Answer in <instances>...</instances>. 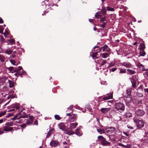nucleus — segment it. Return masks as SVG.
Returning a JSON list of instances; mask_svg holds the SVG:
<instances>
[{"instance_id": "f257e3e1", "label": "nucleus", "mask_w": 148, "mask_h": 148, "mask_svg": "<svg viewBox=\"0 0 148 148\" xmlns=\"http://www.w3.org/2000/svg\"><path fill=\"white\" fill-rule=\"evenodd\" d=\"M134 121L138 128H142L144 126V123L142 120H140L138 118H136L134 119Z\"/></svg>"}, {"instance_id": "f03ea898", "label": "nucleus", "mask_w": 148, "mask_h": 148, "mask_svg": "<svg viewBox=\"0 0 148 148\" xmlns=\"http://www.w3.org/2000/svg\"><path fill=\"white\" fill-rule=\"evenodd\" d=\"M98 139L101 141V143L103 145L106 146L110 144V142L107 141L102 136H99L98 137Z\"/></svg>"}, {"instance_id": "7ed1b4c3", "label": "nucleus", "mask_w": 148, "mask_h": 148, "mask_svg": "<svg viewBox=\"0 0 148 148\" xmlns=\"http://www.w3.org/2000/svg\"><path fill=\"white\" fill-rule=\"evenodd\" d=\"M115 108L117 111H123L125 109L124 105L121 103H116Z\"/></svg>"}, {"instance_id": "20e7f679", "label": "nucleus", "mask_w": 148, "mask_h": 148, "mask_svg": "<svg viewBox=\"0 0 148 148\" xmlns=\"http://www.w3.org/2000/svg\"><path fill=\"white\" fill-rule=\"evenodd\" d=\"M112 95L113 94L112 93H109L106 94V96L103 98L99 97V99L100 101H103L105 100L112 99Z\"/></svg>"}, {"instance_id": "39448f33", "label": "nucleus", "mask_w": 148, "mask_h": 148, "mask_svg": "<svg viewBox=\"0 0 148 148\" xmlns=\"http://www.w3.org/2000/svg\"><path fill=\"white\" fill-rule=\"evenodd\" d=\"M99 51L98 49V51L94 52L92 55V58L93 59L95 60V61L96 62H97L99 61V60L98 59H99L100 57V56H100L99 54Z\"/></svg>"}, {"instance_id": "423d86ee", "label": "nucleus", "mask_w": 148, "mask_h": 148, "mask_svg": "<svg viewBox=\"0 0 148 148\" xmlns=\"http://www.w3.org/2000/svg\"><path fill=\"white\" fill-rule=\"evenodd\" d=\"M98 50L100 52L103 51L108 52L110 50V49L107 45H104V46L99 48Z\"/></svg>"}, {"instance_id": "0eeeda50", "label": "nucleus", "mask_w": 148, "mask_h": 148, "mask_svg": "<svg viewBox=\"0 0 148 148\" xmlns=\"http://www.w3.org/2000/svg\"><path fill=\"white\" fill-rule=\"evenodd\" d=\"M145 113V112L143 110L138 109L136 112V115L138 116H143Z\"/></svg>"}, {"instance_id": "6e6552de", "label": "nucleus", "mask_w": 148, "mask_h": 148, "mask_svg": "<svg viewBox=\"0 0 148 148\" xmlns=\"http://www.w3.org/2000/svg\"><path fill=\"white\" fill-rule=\"evenodd\" d=\"M116 130V129L114 127H111L107 128L106 129V130L107 133L109 134H111L113 133Z\"/></svg>"}, {"instance_id": "1a4fd4ad", "label": "nucleus", "mask_w": 148, "mask_h": 148, "mask_svg": "<svg viewBox=\"0 0 148 148\" xmlns=\"http://www.w3.org/2000/svg\"><path fill=\"white\" fill-rule=\"evenodd\" d=\"M111 108H102L100 111L103 114H106L108 112L111 110Z\"/></svg>"}, {"instance_id": "9d476101", "label": "nucleus", "mask_w": 148, "mask_h": 148, "mask_svg": "<svg viewBox=\"0 0 148 148\" xmlns=\"http://www.w3.org/2000/svg\"><path fill=\"white\" fill-rule=\"evenodd\" d=\"M34 119V117L32 116H29V119L26 120V124L27 125L32 124L33 122Z\"/></svg>"}, {"instance_id": "9b49d317", "label": "nucleus", "mask_w": 148, "mask_h": 148, "mask_svg": "<svg viewBox=\"0 0 148 148\" xmlns=\"http://www.w3.org/2000/svg\"><path fill=\"white\" fill-rule=\"evenodd\" d=\"M50 145L52 147H56L59 145V142L58 141L53 140L50 142Z\"/></svg>"}, {"instance_id": "f8f14e48", "label": "nucleus", "mask_w": 148, "mask_h": 148, "mask_svg": "<svg viewBox=\"0 0 148 148\" xmlns=\"http://www.w3.org/2000/svg\"><path fill=\"white\" fill-rule=\"evenodd\" d=\"M121 65L126 68H130L132 66V65L129 62H124L122 63Z\"/></svg>"}, {"instance_id": "ddd939ff", "label": "nucleus", "mask_w": 148, "mask_h": 148, "mask_svg": "<svg viewBox=\"0 0 148 148\" xmlns=\"http://www.w3.org/2000/svg\"><path fill=\"white\" fill-rule=\"evenodd\" d=\"M76 114L71 115L69 117L70 120L71 122H73L77 120V116Z\"/></svg>"}, {"instance_id": "4468645a", "label": "nucleus", "mask_w": 148, "mask_h": 148, "mask_svg": "<svg viewBox=\"0 0 148 148\" xmlns=\"http://www.w3.org/2000/svg\"><path fill=\"white\" fill-rule=\"evenodd\" d=\"M136 66L138 67L140 70L141 71H145V69L144 66L140 62H138L136 64Z\"/></svg>"}, {"instance_id": "2eb2a0df", "label": "nucleus", "mask_w": 148, "mask_h": 148, "mask_svg": "<svg viewBox=\"0 0 148 148\" xmlns=\"http://www.w3.org/2000/svg\"><path fill=\"white\" fill-rule=\"evenodd\" d=\"M77 125L78 123L77 122L71 123L70 126V130H72L75 128Z\"/></svg>"}, {"instance_id": "dca6fc26", "label": "nucleus", "mask_w": 148, "mask_h": 148, "mask_svg": "<svg viewBox=\"0 0 148 148\" xmlns=\"http://www.w3.org/2000/svg\"><path fill=\"white\" fill-rule=\"evenodd\" d=\"M110 54L107 53H103L101 54L99 53V55L100 56L103 58H107L109 55Z\"/></svg>"}, {"instance_id": "f3484780", "label": "nucleus", "mask_w": 148, "mask_h": 148, "mask_svg": "<svg viewBox=\"0 0 148 148\" xmlns=\"http://www.w3.org/2000/svg\"><path fill=\"white\" fill-rule=\"evenodd\" d=\"M59 128L63 130H64L65 128V126L63 123H60L58 125Z\"/></svg>"}, {"instance_id": "a211bd4d", "label": "nucleus", "mask_w": 148, "mask_h": 148, "mask_svg": "<svg viewBox=\"0 0 148 148\" xmlns=\"http://www.w3.org/2000/svg\"><path fill=\"white\" fill-rule=\"evenodd\" d=\"M97 62L99 63L100 64V66H101L105 64L106 62V61L102 59H101L100 61L99 60V61Z\"/></svg>"}, {"instance_id": "6ab92c4d", "label": "nucleus", "mask_w": 148, "mask_h": 148, "mask_svg": "<svg viewBox=\"0 0 148 148\" xmlns=\"http://www.w3.org/2000/svg\"><path fill=\"white\" fill-rule=\"evenodd\" d=\"M18 119H20L23 118L24 119L25 118H27L28 116V115H26V114H24V115H22V113H19L18 114Z\"/></svg>"}, {"instance_id": "aec40b11", "label": "nucleus", "mask_w": 148, "mask_h": 148, "mask_svg": "<svg viewBox=\"0 0 148 148\" xmlns=\"http://www.w3.org/2000/svg\"><path fill=\"white\" fill-rule=\"evenodd\" d=\"M12 130L13 128L12 127H10L9 126H5L4 127V130L6 132L10 131Z\"/></svg>"}, {"instance_id": "412c9836", "label": "nucleus", "mask_w": 148, "mask_h": 148, "mask_svg": "<svg viewBox=\"0 0 148 148\" xmlns=\"http://www.w3.org/2000/svg\"><path fill=\"white\" fill-rule=\"evenodd\" d=\"M54 131V130L53 129L49 130L46 136V138H48L49 137L50 135H51L53 133Z\"/></svg>"}, {"instance_id": "4be33fe9", "label": "nucleus", "mask_w": 148, "mask_h": 148, "mask_svg": "<svg viewBox=\"0 0 148 148\" xmlns=\"http://www.w3.org/2000/svg\"><path fill=\"white\" fill-rule=\"evenodd\" d=\"M75 134L78 136H81L82 135V132L79 130V128H77L75 130Z\"/></svg>"}, {"instance_id": "5701e85b", "label": "nucleus", "mask_w": 148, "mask_h": 148, "mask_svg": "<svg viewBox=\"0 0 148 148\" xmlns=\"http://www.w3.org/2000/svg\"><path fill=\"white\" fill-rule=\"evenodd\" d=\"M101 16V12H97L95 15V18H100Z\"/></svg>"}, {"instance_id": "b1692460", "label": "nucleus", "mask_w": 148, "mask_h": 148, "mask_svg": "<svg viewBox=\"0 0 148 148\" xmlns=\"http://www.w3.org/2000/svg\"><path fill=\"white\" fill-rule=\"evenodd\" d=\"M132 83V86L133 87L136 88V80L134 79H132L131 81Z\"/></svg>"}, {"instance_id": "393cba45", "label": "nucleus", "mask_w": 148, "mask_h": 148, "mask_svg": "<svg viewBox=\"0 0 148 148\" xmlns=\"http://www.w3.org/2000/svg\"><path fill=\"white\" fill-rule=\"evenodd\" d=\"M97 131L100 134H104L105 132V130L103 129H97Z\"/></svg>"}, {"instance_id": "a878e982", "label": "nucleus", "mask_w": 148, "mask_h": 148, "mask_svg": "<svg viewBox=\"0 0 148 148\" xmlns=\"http://www.w3.org/2000/svg\"><path fill=\"white\" fill-rule=\"evenodd\" d=\"M127 70L128 72L127 73L128 74L132 75L134 74L135 73V71L131 69H127Z\"/></svg>"}, {"instance_id": "bb28decb", "label": "nucleus", "mask_w": 148, "mask_h": 148, "mask_svg": "<svg viewBox=\"0 0 148 148\" xmlns=\"http://www.w3.org/2000/svg\"><path fill=\"white\" fill-rule=\"evenodd\" d=\"M20 106L19 104L18 103H16L12 105V107L13 108H15L16 110L20 108Z\"/></svg>"}, {"instance_id": "cd10ccee", "label": "nucleus", "mask_w": 148, "mask_h": 148, "mask_svg": "<svg viewBox=\"0 0 148 148\" xmlns=\"http://www.w3.org/2000/svg\"><path fill=\"white\" fill-rule=\"evenodd\" d=\"M8 81L10 87V88H12L14 85V82L10 80H8Z\"/></svg>"}, {"instance_id": "c85d7f7f", "label": "nucleus", "mask_w": 148, "mask_h": 148, "mask_svg": "<svg viewBox=\"0 0 148 148\" xmlns=\"http://www.w3.org/2000/svg\"><path fill=\"white\" fill-rule=\"evenodd\" d=\"M12 52V51L11 49L6 50L5 53L8 55L11 54Z\"/></svg>"}, {"instance_id": "c756f323", "label": "nucleus", "mask_w": 148, "mask_h": 148, "mask_svg": "<svg viewBox=\"0 0 148 148\" xmlns=\"http://www.w3.org/2000/svg\"><path fill=\"white\" fill-rule=\"evenodd\" d=\"M5 59V57L0 54V60L2 62H3L4 61Z\"/></svg>"}, {"instance_id": "7c9ffc66", "label": "nucleus", "mask_w": 148, "mask_h": 148, "mask_svg": "<svg viewBox=\"0 0 148 148\" xmlns=\"http://www.w3.org/2000/svg\"><path fill=\"white\" fill-rule=\"evenodd\" d=\"M145 55V52L143 50H141L140 51V55L141 56H144Z\"/></svg>"}, {"instance_id": "2f4dec72", "label": "nucleus", "mask_w": 148, "mask_h": 148, "mask_svg": "<svg viewBox=\"0 0 148 148\" xmlns=\"http://www.w3.org/2000/svg\"><path fill=\"white\" fill-rule=\"evenodd\" d=\"M107 10L109 11H114V9L113 8H111L110 7L108 6L107 7Z\"/></svg>"}, {"instance_id": "473e14b6", "label": "nucleus", "mask_w": 148, "mask_h": 148, "mask_svg": "<svg viewBox=\"0 0 148 148\" xmlns=\"http://www.w3.org/2000/svg\"><path fill=\"white\" fill-rule=\"evenodd\" d=\"M126 73V70L125 69H120L119 73Z\"/></svg>"}, {"instance_id": "72a5a7b5", "label": "nucleus", "mask_w": 148, "mask_h": 148, "mask_svg": "<svg viewBox=\"0 0 148 148\" xmlns=\"http://www.w3.org/2000/svg\"><path fill=\"white\" fill-rule=\"evenodd\" d=\"M109 138L112 140H115V136L113 135H111L109 136Z\"/></svg>"}, {"instance_id": "f704fd0d", "label": "nucleus", "mask_w": 148, "mask_h": 148, "mask_svg": "<svg viewBox=\"0 0 148 148\" xmlns=\"http://www.w3.org/2000/svg\"><path fill=\"white\" fill-rule=\"evenodd\" d=\"M101 12L104 15L105 14L106 12V10L105 8H103L101 10Z\"/></svg>"}, {"instance_id": "c9c22d12", "label": "nucleus", "mask_w": 148, "mask_h": 148, "mask_svg": "<svg viewBox=\"0 0 148 148\" xmlns=\"http://www.w3.org/2000/svg\"><path fill=\"white\" fill-rule=\"evenodd\" d=\"M131 90L130 88H129L127 90L126 92L128 95H130L131 94Z\"/></svg>"}, {"instance_id": "e433bc0d", "label": "nucleus", "mask_w": 148, "mask_h": 148, "mask_svg": "<svg viewBox=\"0 0 148 148\" xmlns=\"http://www.w3.org/2000/svg\"><path fill=\"white\" fill-rule=\"evenodd\" d=\"M17 54V53L16 51H14L12 53V54L10 56V57H11L12 58H14L16 55Z\"/></svg>"}, {"instance_id": "4c0bfd02", "label": "nucleus", "mask_w": 148, "mask_h": 148, "mask_svg": "<svg viewBox=\"0 0 148 148\" xmlns=\"http://www.w3.org/2000/svg\"><path fill=\"white\" fill-rule=\"evenodd\" d=\"M140 50H143L145 48V46L143 44H140Z\"/></svg>"}, {"instance_id": "58836bf2", "label": "nucleus", "mask_w": 148, "mask_h": 148, "mask_svg": "<svg viewBox=\"0 0 148 148\" xmlns=\"http://www.w3.org/2000/svg\"><path fill=\"white\" fill-rule=\"evenodd\" d=\"M107 22V21H106V22H103L102 23H103V24H101V25L100 26L102 27L103 28H104L105 27Z\"/></svg>"}, {"instance_id": "ea45409f", "label": "nucleus", "mask_w": 148, "mask_h": 148, "mask_svg": "<svg viewBox=\"0 0 148 148\" xmlns=\"http://www.w3.org/2000/svg\"><path fill=\"white\" fill-rule=\"evenodd\" d=\"M101 23L103 22H106L107 21L106 20V17H104L100 19Z\"/></svg>"}, {"instance_id": "a19ab883", "label": "nucleus", "mask_w": 148, "mask_h": 148, "mask_svg": "<svg viewBox=\"0 0 148 148\" xmlns=\"http://www.w3.org/2000/svg\"><path fill=\"white\" fill-rule=\"evenodd\" d=\"M126 116L127 117H130L132 116V114L130 113H127L126 114Z\"/></svg>"}, {"instance_id": "79ce46f5", "label": "nucleus", "mask_w": 148, "mask_h": 148, "mask_svg": "<svg viewBox=\"0 0 148 148\" xmlns=\"http://www.w3.org/2000/svg\"><path fill=\"white\" fill-rule=\"evenodd\" d=\"M55 119L57 120H60L61 119V118L60 117V116L58 115H56L55 116Z\"/></svg>"}, {"instance_id": "37998d69", "label": "nucleus", "mask_w": 148, "mask_h": 148, "mask_svg": "<svg viewBox=\"0 0 148 148\" xmlns=\"http://www.w3.org/2000/svg\"><path fill=\"white\" fill-rule=\"evenodd\" d=\"M10 62L13 65H15V63L16 62V61L14 60H10Z\"/></svg>"}, {"instance_id": "c03bdc74", "label": "nucleus", "mask_w": 148, "mask_h": 148, "mask_svg": "<svg viewBox=\"0 0 148 148\" xmlns=\"http://www.w3.org/2000/svg\"><path fill=\"white\" fill-rule=\"evenodd\" d=\"M137 95L139 97H142L143 96V94L141 93H138L137 94Z\"/></svg>"}, {"instance_id": "a18cd8bd", "label": "nucleus", "mask_w": 148, "mask_h": 148, "mask_svg": "<svg viewBox=\"0 0 148 148\" xmlns=\"http://www.w3.org/2000/svg\"><path fill=\"white\" fill-rule=\"evenodd\" d=\"M9 34V32L6 29L5 30V32L4 33V35L5 36H7Z\"/></svg>"}, {"instance_id": "49530a36", "label": "nucleus", "mask_w": 148, "mask_h": 148, "mask_svg": "<svg viewBox=\"0 0 148 148\" xmlns=\"http://www.w3.org/2000/svg\"><path fill=\"white\" fill-rule=\"evenodd\" d=\"M145 137L146 138H147L145 139L146 140V141L147 143H148V132H147V133L145 135Z\"/></svg>"}, {"instance_id": "de8ad7c7", "label": "nucleus", "mask_w": 148, "mask_h": 148, "mask_svg": "<svg viewBox=\"0 0 148 148\" xmlns=\"http://www.w3.org/2000/svg\"><path fill=\"white\" fill-rule=\"evenodd\" d=\"M73 107V106L71 105L68 108V109L70 110V111L71 112H72L73 111L72 110V108Z\"/></svg>"}, {"instance_id": "09e8293b", "label": "nucleus", "mask_w": 148, "mask_h": 148, "mask_svg": "<svg viewBox=\"0 0 148 148\" xmlns=\"http://www.w3.org/2000/svg\"><path fill=\"white\" fill-rule=\"evenodd\" d=\"M66 134L69 135H71L73 134H74V132H67V133H66Z\"/></svg>"}, {"instance_id": "8fccbe9b", "label": "nucleus", "mask_w": 148, "mask_h": 148, "mask_svg": "<svg viewBox=\"0 0 148 148\" xmlns=\"http://www.w3.org/2000/svg\"><path fill=\"white\" fill-rule=\"evenodd\" d=\"M10 43L12 44L14 43V39H12L9 40Z\"/></svg>"}, {"instance_id": "3c124183", "label": "nucleus", "mask_w": 148, "mask_h": 148, "mask_svg": "<svg viewBox=\"0 0 148 148\" xmlns=\"http://www.w3.org/2000/svg\"><path fill=\"white\" fill-rule=\"evenodd\" d=\"M131 146V145L130 144H127L126 145H125V148H129Z\"/></svg>"}, {"instance_id": "603ef678", "label": "nucleus", "mask_w": 148, "mask_h": 148, "mask_svg": "<svg viewBox=\"0 0 148 148\" xmlns=\"http://www.w3.org/2000/svg\"><path fill=\"white\" fill-rule=\"evenodd\" d=\"M8 69L10 71H11L13 70V69H14L13 67H9L8 68Z\"/></svg>"}, {"instance_id": "864d4df0", "label": "nucleus", "mask_w": 148, "mask_h": 148, "mask_svg": "<svg viewBox=\"0 0 148 148\" xmlns=\"http://www.w3.org/2000/svg\"><path fill=\"white\" fill-rule=\"evenodd\" d=\"M20 73V74H26V73L25 72V71L24 70L22 71V73H20V72H19Z\"/></svg>"}, {"instance_id": "5fc2aeb1", "label": "nucleus", "mask_w": 148, "mask_h": 148, "mask_svg": "<svg viewBox=\"0 0 148 148\" xmlns=\"http://www.w3.org/2000/svg\"><path fill=\"white\" fill-rule=\"evenodd\" d=\"M26 125H27L26 123H25L24 124H23L22 125H21V127L22 128H25V127L26 126Z\"/></svg>"}, {"instance_id": "6e6d98bb", "label": "nucleus", "mask_w": 148, "mask_h": 148, "mask_svg": "<svg viewBox=\"0 0 148 148\" xmlns=\"http://www.w3.org/2000/svg\"><path fill=\"white\" fill-rule=\"evenodd\" d=\"M1 40L2 43H3L4 42V40L3 38L1 37Z\"/></svg>"}, {"instance_id": "4d7b16f0", "label": "nucleus", "mask_w": 148, "mask_h": 148, "mask_svg": "<svg viewBox=\"0 0 148 148\" xmlns=\"http://www.w3.org/2000/svg\"><path fill=\"white\" fill-rule=\"evenodd\" d=\"M34 124L37 125H38V121L37 120H35L34 122Z\"/></svg>"}, {"instance_id": "13d9d810", "label": "nucleus", "mask_w": 148, "mask_h": 148, "mask_svg": "<svg viewBox=\"0 0 148 148\" xmlns=\"http://www.w3.org/2000/svg\"><path fill=\"white\" fill-rule=\"evenodd\" d=\"M17 69L18 71H20L22 69V68L21 66H19L18 67Z\"/></svg>"}, {"instance_id": "bf43d9fd", "label": "nucleus", "mask_w": 148, "mask_h": 148, "mask_svg": "<svg viewBox=\"0 0 148 148\" xmlns=\"http://www.w3.org/2000/svg\"><path fill=\"white\" fill-rule=\"evenodd\" d=\"M137 103L138 104H142V101L141 100H139L137 101Z\"/></svg>"}, {"instance_id": "052dcab7", "label": "nucleus", "mask_w": 148, "mask_h": 148, "mask_svg": "<svg viewBox=\"0 0 148 148\" xmlns=\"http://www.w3.org/2000/svg\"><path fill=\"white\" fill-rule=\"evenodd\" d=\"M18 120H19V123H23L24 121H23V119H18Z\"/></svg>"}, {"instance_id": "680f3d73", "label": "nucleus", "mask_w": 148, "mask_h": 148, "mask_svg": "<svg viewBox=\"0 0 148 148\" xmlns=\"http://www.w3.org/2000/svg\"><path fill=\"white\" fill-rule=\"evenodd\" d=\"M117 69L116 68H113L112 69H111V71L112 72H114Z\"/></svg>"}, {"instance_id": "e2e57ef3", "label": "nucleus", "mask_w": 148, "mask_h": 148, "mask_svg": "<svg viewBox=\"0 0 148 148\" xmlns=\"http://www.w3.org/2000/svg\"><path fill=\"white\" fill-rule=\"evenodd\" d=\"M5 113L4 112H3L0 113V117L1 116H2L4 115L5 114Z\"/></svg>"}, {"instance_id": "0e129e2a", "label": "nucleus", "mask_w": 148, "mask_h": 148, "mask_svg": "<svg viewBox=\"0 0 148 148\" xmlns=\"http://www.w3.org/2000/svg\"><path fill=\"white\" fill-rule=\"evenodd\" d=\"M119 145L120 146H121L122 147H125V145L121 144V143H119Z\"/></svg>"}, {"instance_id": "69168bd1", "label": "nucleus", "mask_w": 148, "mask_h": 148, "mask_svg": "<svg viewBox=\"0 0 148 148\" xmlns=\"http://www.w3.org/2000/svg\"><path fill=\"white\" fill-rule=\"evenodd\" d=\"M13 96L12 95H10V96H8V97H7V99H10V98H13Z\"/></svg>"}, {"instance_id": "338daca9", "label": "nucleus", "mask_w": 148, "mask_h": 148, "mask_svg": "<svg viewBox=\"0 0 148 148\" xmlns=\"http://www.w3.org/2000/svg\"><path fill=\"white\" fill-rule=\"evenodd\" d=\"M3 29L2 28H0V33H2L3 32Z\"/></svg>"}, {"instance_id": "774afa93", "label": "nucleus", "mask_w": 148, "mask_h": 148, "mask_svg": "<svg viewBox=\"0 0 148 148\" xmlns=\"http://www.w3.org/2000/svg\"><path fill=\"white\" fill-rule=\"evenodd\" d=\"M144 91L145 92L148 93V88L144 89Z\"/></svg>"}]
</instances>
